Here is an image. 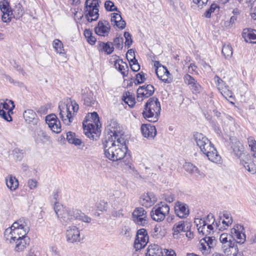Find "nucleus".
<instances>
[{
	"mask_svg": "<svg viewBox=\"0 0 256 256\" xmlns=\"http://www.w3.org/2000/svg\"><path fill=\"white\" fill-rule=\"evenodd\" d=\"M114 66L122 74L123 76H128V67L126 64L122 60L116 59L115 60Z\"/></svg>",
	"mask_w": 256,
	"mask_h": 256,
	"instance_id": "27",
	"label": "nucleus"
},
{
	"mask_svg": "<svg viewBox=\"0 0 256 256\" xmlns=\"http://www.w3.org/2000/svg\"><path fill=\"white\" fill-rule=\"evenodd\" d=\"M49 136L42 130H38L35 135V140L37 143L44 142L49 140Z\"/></svg>",
	"mask_w": 256,
	"mask_h": 256,
	"instance_id": "34",
	"label": "nucleus"
},
{
	"mask_svg": "<svg viewBox=\"0 0 256 256\" xmlns=\"http://www.w3.org/2000/svg\"><path fill=\"white\" fill-rule=\"evenodd\" d=\"M194 222L197 225V226H198V224L200 223V224H202V226H200L199 228H198V230L199 232H200V229L202 228V230L204 228V227L206 226V221L202 220H200L198 218L194 220Z\"/></svg>",
	"mask_w": 256,
	"mask_h": 256,
	"instance_id": "62",
	"label": "nucleus"
},
{
	"mask_svg": "<svg viewBox=\"0 0 256 256\" xmlns=\"http://www.w3.org/2000/svg\"><path fill=\"white\" fill-rule=\"evenodd\" d=\"M66 241L70 243L80 242L82 240L80 230L74 226L68 227L66 232Z\"/></svg>",
	"mask_w": 256,
	"mask_h": 256,
	"instance_id": "12",
	"label": "nucleus"
},
{
	"mask_svg": "<svg viewBox=\"0 0 256 256\" xmlns=\"http://www.w3.org/2000/svg\"><path fill=\"white\" fill-rule=\"evenodd\" d=\"M6 181L8 188L12 190H15L18 186V180L12 175H9L6 178Z\"/></svg>",
	"mask_w": 256,
	"mask_h": 256,
	"instance_id": "30",
	"label": "nucleus"
},
{
	"mask_svg": "<svg viewBox=\"0 0 256 256\" xmlns=\"http://www.w3.org/2000/svg\"><path fill=\"white\" fill-rule=\"evenodd\" d=\"M184 83L188 85L189 86L192 84H194L193 83L196 81L193 77L188 74H186L184 75Z\"/></svg>",
	"mask_w": 256,
	"mask_h": 256,
	"instance_id": "48",
	"label": "nucleus"
},
{
	"mask_svg": "<svg viewBox=\"0 0 256 256\" xmlns=\"http://www.w3.org/2000/svg\"><path fill=\"white\" fill-rule=\"evenodd\" d=\"M232 223L231 214L228 212H224L222 216H220V221L216 222V226L219 230H225Z\"/></svg>",
	"mask_w": 256,
	"mask_h": 256,
	"instance_id": "16",
	"label": "nucleus"
},
{
	"mask_svg": "<svg viewBox=\"0 0 256 256\" xmlns=\"http://www.w3.org/2000/svg\"><path fill=\"white\" fill-rule=\"evenodd\" d=\"M248 143L251 151L256 149V140L254 137L249 136L248 138Z\"/></svg>",
	"mask_w": 256,
	"mask_h": 256,
	"instance_id": "53",
	"label": "nucleus"
},
{
	"mask_svg": "<svg viewBox=\"0 0 256 256\" xmlns=\"http://www.w3.org/2000/svg\"><path fill=\"white\" fill-rule=\"evenodd\" d=\"M28 186L30 190L34 189L38 186V181L35 179H30L28 182Z\"/></svg>",
	"mask_w": 256,
	"mask_h": 256,
	"instance_id": "58",
	"label": "nucleus"
},
{
	"mask_svg": "<svg viewBox=\"0 0 256 256\" xmlns=\"http://www.w3.org/2000/svg\"><path fill=\"white\" fill-rule=\"evenodd\" d=\"M95 32L100 36H107L110 31V26L106 20L99 21L98 26L94 28Z\"/></svg>",
	"mask_w": 256,
	"mask_h": 256,
	"instance_id": "21",
	"label": "nucleus"
},
{
	"mask_svg": "<svg viewBox=\"0 0 256 256\" xmlns=\"http://www.w3.org/2000/svg\"><path fill=\"white\" fill-rule=\"evenodd\" d=\"M156 198L153 193L144 194L140 200V204L146 208L150 207L156 202Z\"/></svg>",
	"mask_w": 256,
	"mask_h": 256,
	"instance_id": "23",
	"label": "nucleus"
},
{
	"mask_svg": "<svg viewBox=\"0 0 256 256\" xmlns=\"http://www.w3.org/2000/svg\"><path fill=\"white\" fill-rule=\"evenodd\" d=\"M123 100L130 108L133 107L136 103L134 96L132 94L129 92H126L124 94Z\"/></svg>",
	"mask_w": 256,
	"mask_h": 256,
	"instance_id": "38",
	"label": "nucleus"
},
{
	"mask_svg": "<svg viewBox=\"0 0 256 256\" xmlns=\"http://www.w3.org/2000/svg\"><path fill=\"white\" fill-rule=\"evenodd\" d=\"M242 37L247 42L256 44V34L253 31L244 32Z\"/></svg>",
	"mask_w": 256,
	"mask_h": 256,
	"instance_id": "37",
	"label": "nucleus"
},
{
	"mask_svg": "<svg viewBox=\"0 0 256 256\" xmlns=\"http://www.w3.org/2000/svg\"><path fill=\"white\" fill-rule=\"evenodd\" d=\"M220 242L222 243V246H225V245L228 246L234 242L231 240L230 236H228L226 233H223L220 234Z\"/></svg>",
	"mask_w": 256,
	"mask_h": 256,
	"instance_id": "43",
	"label": "nucleus"
},
{
	"mask_svg": "<svg viewBox=\"0 0 256 256\" xmlns=\"http://www.w3.org/2000/svg\"><path fill=\"white\" fill-rule=\"evenodd\" d=\"M188 230V227L186 228L184 221H180L176 223L173 226L172 231L174 235L178 234L182 232H186Z\"/></svg>",
	"mask_w": 256,
	"mask_h": 256,
	"instance_id": "35",
	"label": "nucleus"
},
{
	"mask_svg": "<svg viewBox=\"0 0 256 256\" xmlns=\"http://www.w3.org/2000/svg\"><path fill=\"white\" fill-rule=\"evenodd\" d=\"M50 251L51 252L52 256H60V252L57 247L55 246H50Z\"/></svg>",
	"mask_w": 256,
	"mask_h": 256,
	"instance_id": "61",
	"label": "nucleus"
},
{
	"mask_svg": "<svg viewBox=\"0 0 256 256\" xmlns=\"http://www.w3.org/2000/svg\"><path fill=\"white\" fill-rule=\"evenodd\" d=\"M122 234L125 236L126 237H130L131 236V232L130 229L127 226H124L122 231Z\"/></svg>",
	"mask_w": 256,
	"mask_h": 256,
	"instance_id": "63",
	"label": "nucleus"
},
{
	"mask_svg": "<svg viewBox=\"0 0 256 256\" xmlns=\"http://www.w3.org/2000/svg\"><path fill=\"white\" fill-rule=\"evenodd\" d=\"M0 9L2 13V20L4 22H8L12 18V9L10 8L9 2L7 0H2L0 2Z\"/></svg>",
	"mask_w": 256,
	"mask_h": 256,
	"instance_id": "17",
	"label": "nucleus"
},
{
	"mask_svg": "<svg viewBox=\"0 0 256 256\" xmlns=\"http://www.w3.org/2000/svg\"><path fill=\"white\" fill-rule=\"evenodd\" d=\"M99 123V116L96 112L91 113L89 118L84 120V131L88 138L92 140L96 139L100 132Z\"/></svg>",
	"mask_w": 256,
	"mask_h": 256,
	"instance_id": "6",
	"label": "nucleus"
},
{
	"mask_svg": "<svg viewBox=\"0 0 256 256\" xmlns=\"http://www.w3.org/2000/svg\"><path fill=\"white\" fill-rule=\"evenodd\" d=\"M112 43L113 46H114L116 48L121 50L123 47V38L117 37L114 39Z\"/></svg>",
	"mask_w": 256,
	"mask_h": 256,
	"instance_id": "47",
	"label": "nucleus"
},
{
	"mask_svg": "<svg viewBox=\"0 0 256 256\" xmlns=\"http://www.w3.org/2000/svg\"><path fill=\"white\" fill-rule=\"evenodd\" d=\"M174 212L176 215L180 218H186L189 214L188 206L186 204L179 201L175 204Z\"/></svg>",
	"mask_w": 256,
	"mask_h": 256,
	"instance_id": "22",
	"label": "nucleus"
},
{
	"mask_svg": "<svg viewBox=\"0 0 256 256\" xmlns=\"http://www.w3.org/2000/svg\"><path fill=\"white\" fill-rule=\"evenodd\" d=\"M156 74L158 78L164 83L170 84L172 82L170 74L166 67L160 65L156 68Z\"/></svg>",
	"mask_w": 256,
	"mask_h": 256,
	"instance_id": "19",
	"label": "nucleus"
},
{
	"mask_svg": "<svg viewBox=\"0 0 256 256\" xmlns=\"http://www.w3.org/2000/svg\"><path fill=\"white\" fill-rule=\"evenodd\" d=\"M232 148L233 150L234 154L238 158H240L243 154L244 147L241 143L238 141H236L232 142Z\"/></svg>",
	"mask_w": 256,
	"mask_h": 256,
	"instance_id": "32",
	"label": "nucleus"
},
{
	"mask_svg": "<svg viewBox=\"0 0 256 256\" xmlns=\"http://www.w3.org/2000/svg\"><path fill=\"white\" fill-rule=\"evenodd\" d=\"M100 0H86L84 4V14L88 22L96 20L99 17L98 7Z\"/></svg>",
	"mask_w": 256,
	"mask_h": 256,
	"instance_id": "9",
	"label": "nucleus"
},
{
	"mask_svg": "<svg viewBox=\"0 0 256 256\" xmlns=\"http://www.w3.org/2000/svg\"><path fill=\"white\" fill-rule=\"evenodd\" d=\"M66 140L70 144H73L76 146H80L82 142L80 139L78 138L75 133L72 132H68L66 133Z\"/></svg>",
	"mask_w": 256,
	"mask_h": 256,
	"instance_id": "31",
	"label": "nucleus"
},
{
	"mask_svg": "<svg viewBox=\"0 0 256 256\" xmlns=\"http://www.w3.org/2000/svg\"><path fill=\"white\" fill-rule=\"evenodd\" d=\"M232 236L236 239V242H234L228 246H222V249L226 256H236L238 250L236 243L244 244L246 241V235L244 233V228L240 224H236L231 230Z\"/></svg>",
	"mask_w": 256,
	"mask_h": 256,
	"instance_id": "3",
	"label": "nucleus"
},
{
	"mask_svg": "<svg viewBox=\"0 0 256 256\" xmlns=\"http://www.w3.org/2000/svg\"><path fill=\"white\" fill-rule=\"evenodd\" d=\"M14 107L13 101L8 99L0 100V116L7 122L12 121L10 113L12 114V110Z\"/></svg>",
	"mask_w": 256,
	"mask_h": 256,
	"instance_id": "11",
	"label": "nucleus"
},
{
	"mask_svg": "<svg viewBox=\"0 0 256 256\" xmlns=\"http://www.w3.org/2000/svg\"><path fill=\"white\" fill-rule=\"evenodd\" d=\"M110 22L114 28H118L120 29H124L126 27V22L124 20L120 14V12L118 13L111 14Z\"/></svg>",
	"mask_w": 256,
	"mask_h": 256,
	"instance_id": "24",
	"label": "nucleus"
},
{
	"mask_svg": "<svg viewBox=\"0 0 256 256\" xmlns=\"http://www.w3.org/2000/svg\"><path fill=\"white\" fill-rule=\"evenodd\" d=\"M193 84H192L189 86L192 93L194 94L200 93L202 90V86L197 82V80Z\"/></svg>",
	"mask_w": 256,
	"mask_h": 256,
	"instance_id": "45",
	"label": "nucleus"
},
{
	"mask_svg": "<svg viewBox=\"0 0 256 256\" xmlns=\"http://www.w3.org/2000/svg\"><path fill=\"white\" fill-rule=\"evenodd\" d=\"M164 200L170 203L172 202L174 200V195L171 193L165 194H164Z\"/></svg>",
	"mask_w": 256,
	"mask_h": 256,
	"instance_id": "60",
	"label": "nucleus"
},
{
	"mask_svg": "<svg viewBox=\"0 0 256 256\" xmlns=\"http://www.w3.org/2000/svg\"><path fill=\"white\" fill-rule=\"evenodd\" d=\"M148 240L146 231L141 228L138 231L136 237L134 242V246L136 250H140L145 246Z\"/></svg>",
	"mask_w": 256,
	"mask_h": 256,
	"instance_id": "14",
	"label": "nucleus"
},
{
	"mask_svg": "<svg viewBox=\"0 0 256 256\" xmlns=\"http://www.w3.org/2000/svg\"><path fill=\"white\" fill-rule=\"evenodd\" d=\"M203 240L206 242L208 249L213 248L216 244V240L214 237L206 236L203 238Z\"/></svg>",
	"mask_w": 256,
	"mask_h": 256,
	"instance_id": "44",
	"label": "nucleus"
},
{
	"mask_svg": "<svg viewBox=\"0 0 256 256\" xmlns=\"http://www.w3.org/2000/svg\"><path fill=\"white\" fill-rule=\"evenodd\" d=\"M78 108V105L75 101L66 100L64 102H60L58 104L60 118L65 124L70 125Z\"/></svg>",
	"mask_w": 256,
	"mask_h": 256,
	"instance_id": "5",
	"label": "nucleus"
},
{
	"mask_svg": "<svg viewBox=\"0 0 256 256\" xmlns=\"http://www.w3.org/2000/svg\"><path fill=\"white\" fill-rule=\"evenodd\" d=\"M24 118L26 122L34 125L36 124L38 118L36 113L32 110H26L24 112Z\"/></svg>",
	"mask_w": 256,
	"mask_h": 256,
	"instance_id": "25",
	"label": "nucleus"
},
{
	"mask_svg": "<svg viewBox=\"0 0 256 256\" xmlns=\"http://www.w3.org/2000/svg\"><path fill=\"white\" fill-rule=\"evenodd\" d=\"M12 18L19 19L24 13L22 6L20 3L16 4L14 7L12 8Z\"/></svg>",
	"mask_w": 256,
	"mask_h": 256,
	"instance_id": "33",
	"label": "nucleus"
},
{
	"mask_svg": "<svg viewBox=\"0 0 256 256\" xmlns=\"http://www.w3.org/2000/svg\"><path fill=\"white\" fill-rule=\"evenodd\" d=\"M133 220L138 225L144 226L148 223L146 212L141 207L136 208L132 212Z\"/></svg>",
	"mask_w": 256,
	"mask_h": 256,
	"instance_id": "13",
	"label": "nucleus"
},
{
	"mask_svg": "<svg viewBox=\"0 0 256 256\" xmlns=\"http://www.w3.org/2000/svg\"><path fill=\"white\" fill-rule=\"evenodd\" d=\"M29 231V228L23 220H20L14 222L12 226L6 228L4 232V236L6 241L12 243L16 241V238H25Z\"/></svg>",
	"mask_w": 256,
	"mask_h": 256,
	"instance_id": "4",
	"label": "nucleus"
},
{
	"mask_svg": "<svg viewBox=\"0 0 256 256\" xmlns=\"http://www.w3.org/2000/svg\"><path fill=\"white\" fill-rule=\"evenodd\" d=\"M134 62L135 63H133L130 64V68L132 71L136 72L140 70V66L138 64L137 60H135Z\"/></svg>",
	"mask_w": 256,
	"mask_h": 256,
	"instance_id": "64",
	"label": "nucleus"
},
{
	"mask_svg": "<svg viewBox=\"0 0 256 256\" xmlns=\"http://www.w3.org/2000/svg\"><path fill=\"white\" fill-rule=\"evenodd\" d=\"M218 90L226 100L232 98V92L229 90L228 86L226 85Z\"/></svg>",
	"mask_w": 256,
	"mask_h": 256,
	"instance_id": "41",
	"label": "nucleus"
},
{
	"mask_svg": "<svg viewBox=\"0 0 256 256\" xmlns=\"http://www.w3.org/2000/svg\"><path fill=\"white\" fill-rule=\"evenodd\" d=\"M154 88L152 85H144L138 88L137 90V100L142 102L144 98L151 96L154 92Z\"/></svg>",
	"mask_w": 256,
	"mask_h": 256,
	"instance_id": "15",
	"label": "nucleus"
},
{
	"mask_svg": "<svg viewBox=\"0 0 256 256\" xmlns=\"http://www.w3.org/2000/svg\"><path fill=\"white\" fill-rule=\"evenodd\" d=\"M214 80L218 90L226 85L224 82L218 76H214Z\"/></svg>",
	"mask_w": 256,
	"mask_h": 256,
	"instance_id": "56",
	"label": "nucleus"
},
{
	"mask_svg": "<svg viewBox=\"0 0 256 256\" xmlns=\"http://www.w3.org/2000/svg\"><path fill=\"white\" fill-rule=\"evenodd\" d=\"M240 163L244 166L245 168L252 174H254L256 172V167L252 162L250 163L246 162L244 160L241 161Z\"/></svg>",
	"mask_w": 256,
	"mask_h": 256,
	"instance_id": "42",
	"label": "nucleus"
},
{
	"mask_svg": "<svg viewBox=\"0 0 256 256\" xmlns=\"http://www.w3.org/2000/svg\"><path fill=\"white\" fill-rule=\"evenodd\" d=\"M140 130L142 135L149 140H154L156 135V127L150 124H142Z\"/></svg>",
	"mask_w": 256,
	"mask_h": 256,
	"instance_id": "20",
	"label": "nucleus"
},
{
	"mask_svg": "<svg viewBox=\"0 0 256 256\" xmlns=\"http://www.w3.org/2000/svg\"><path fill=\"white\" fill-rule=\"evenodd\" d=\"M146 80V78H145V74L144 72H140L136 74V80L138 84L144 82Z\"/></svg>",
	"mask_w": 256,
	"mask_h": 256,
	"instance_id": "54",
	"label": "nucleus"
},
{
	"mask_svg": "<svg viewBox=\"0 0 256 256\" xmlns=\"http://www.w3.org/2000/svg\"><path fill=\"white\" fill-rule=\"evenodd\" d=\"M124 37L125 38V46L129 48L132 42V36L128 32H124Z\"/></svg>",
	"mask_w": 256,
	"mask_h": 256,
	"instance_id": "52",
	"label": "nucleus"
},
{
	"mask_svg": "<svg viewBox=\"0 0 256 256\" xmlns=\"http://www.w3.org/2000/svg\"><path fill=\"white\" fill-rule=\"evenodd\" d=\"M222 54L226 59H230L232 55V48L230 44H224L222 48Z\"/></svg>",
	"mask_w": 256,
	"mask_h": 256,
	"instance_id": "39",
	"label": "nucleus"
},
{
	"mask_svg": "<svg viewBox=\"0 0 256 256\" xmlns=\"http://www.w3.org/2000/svg\"><path fill=\"white\" fill-rule=\"evenodd\" d=\"M106 132L107 134L102 142L105 156L112 161L121 160L128 150L122 128L116 121L112 120L107 126Z\"/></svg>",
	"mask_w": 256,
	"mask_h": 256,
	"instance_id": "1",
	"label": "nucleus"
},
{
	"mask_svg": "<svg viewBox=\"0 0 256 256\" xmlns=\"http://www.w3.org/2000/svg\"><path fill=\"white\" fill-rule=\"evenodd\" d=\"M46 122L53 132L59 133L61 132L60 122L55 114L47 116L46 117Z\"/></svg>",
	"mask_w": 256,
	"mask_h": 256,
	"instance_id": "18",
	"label": "nucleus"
},
{
	"mask_svg": "<svg viewBox=\"0 0 256 256\" xmlns=\"http://www.w3.org/2000/svg\"><path fill=\"white\" fill-rule=\"evenodd\" d=\"M194 138L196 145L200 151L205 154L208 159L216 164H220L222 158L210 140L202 134L196 132Z\"/></svg>",
	"mask_w": 256,
	"mask_h": 256,
	"instance_id": "2",
	"label": "nucleus"
},
{
	"mask_svg": "<svg viewBox=\"0 0 256 256\" xmlns=\"http://www.w3.org/2000/svg\"><path fill=\"white\" fill-rule=\"evenodd\" d=\"M83 98L84 100V104L88 106H92L94 104V100L90 95L84 96Z\"/></svg>",
	"mask_w": 256,
	"mask_h": 256,
	"instance_id": "51",
	"label": "nucleus"
},
{
	"mask_svg": "<svg viewBox=\"0 0 256 256\" xmlns=\"http://www.w3.org/2000/svg\"><path fill=\"white\" fill-rule=\"evenodd\" d=\"M107 206V202H105L104 200H100L98 203H97L96 204L97 208L100 211L106 210Z\"/></svg>",
	"mask_w": 256,
	"mask_h": 256,
	"instance_id": "55",
	"label": "nucleus"
},
{
	"mask_svg": "<svg viewBox=\"0 0 256 256\" xmlns=\"http://www.w3.org/2000/svg\"><path fill=\"white\" fill-rule=\"evenodd\" d=\"M16 244L15 247L16 251H22L24 250V248H26V246L28 244L29 239L27 237L20 238V237H18V238H16Z\"/></svg>",
	"mask_w": 256,
	"mask_h": 256,
	"instance_id": "29",
	"label": "nucleus"
},
{
	"mask_svg": "<svg viewBox=\"0 0 256 256\" xmlns=\"http://www.w3.org/2000/svg\"><path fill=\"white\" fill-rule=\"evenodd\" d=\"M169 212V206L164 202H161L152 208L150 212V216L153 220L156 222H162Z\"/></svg>",
	"mask_w": 256,
	"mask_h": 256,
	"instance_id": "10",
	"label": "nucleus"
},
{
	"mask_svg": "<svg viewBox=\"0 0 256 256\" xmlns=\"http://www.w3.org/2000/svg\"><path fill=\"white\" fill-rule=\"evenodd\" d=\"M53 48L55 51L60 54H65L62 42L58 40L55 39L52 42Z\"/></svg>",
	"mask_w": 256,
	"mask_h": 256,
	"instance_id": "40",
	"label": "nucleus"
},
{
	"mask_svg": "<svg viewBox=\"0 0 256 256\" xmlns=\"http://www.w3.org/2000/svg\"><path fill=\"white\" fill-rule=\"evenodd\" d=\"M207 220H212V224H207V228L210 230H212L214 228L213 226H216V222H214L215 220L214 218V216L212 214H208L207 216Z\"/></svg>",
	"mask_w": 256,
	"mask_h": 256,
	"instance_id": "59",
	"label": "nucleus"
},
{
	"mask_svg": "<svg viewBox=\"0 0 256 256\" xmlns=\"http://www.w3.org/2000/svg\"><path fill=\"white\" fill-rule=\"evenodd\" d=\"M58 218L64 224L72 222L74 220H79L86 223H90L92 220L90 218L86 216L81 211L74 208H66Z\"/></svg>",
	"mask_w": 256,
	"mask_h": 256,
	"instance_id": "8",
	"label": "nucleus"
},
{
	"mask_svg": "<svg viewBox=\"0 0 256 256\" xmlns=\"http://www.w3.org/2000/svg\"><path fill=\"white\" fill-rule=\"evenodd\" d=\"M98 48L99 51L104 52L108 54H112L114 50L113 43L109 42L106 43L99 42Z\"/></svg>",
	"mask_w": 256,
	"mask_h": 256,
	"instance_id": "28",
	"label": "nucleus"
},
{
	"mask_svg": "<svg viewBox=\"0 0 256 256\" xmlns=\"http://www.w3.org/2000/svg\"><path fill=\"white\" fill-rule=\"evenodd\" d=\"M12 153H13V154L18 160H20L22 158L23 150H20L18 148H14L12 152Z\"/></svg>",
	"mask_w": 256,
	"mask_h": 256,
	"instance_id": "57",
	"label": "nucleus"
},
{
	"mask_svg": "<svg viewBox=\"0 0 256 256\" xmlns=\"http://www.w3.org/2000/svg\"><path fill=\"white\" fill-rule=\"evenodd\" d=\"M218 8V5L216 4H211L210 7L204 14V16L206 18H210L212 13L214 12L216 9Z\"/></svg>",
	"mask_w": 256,
	"mask_h": 256,
	"instance_id": "50",
	"label": "nucleus"
},
{
	"mask_svg": "<svg viewBox=\"0 0 256 256\" xmlns=\"http://www.w3.org/2000/svg\"><path fill=\"white\" fill-rule=\"evenodd\" d=\"M160 110V104L158 99L152 98L146 104L142 114L148 121L155 122L158 120Z\"/></svg>",
	"mask_w": 256,
	"mask_h": 256,
	"instance_id": "7",
	"label": "nucleus"
},
{
	"mask_svg": "<svg viewBox=\"0 0 256 256\" xmlns=\"http://www.w3.org/2000/svg\"><path fill=\"white\" fill-rule=\"evenodd\" d=\"M104 7L107 11H116L120 12V11L118 10L117 7L114 5V3L110 0H106L105 2Z\"/></svg>",
	"mask_w": 256,
	"mask_h": 256,
	"instance_id": "46",
	"label": "nucleus"
},
{
	"mask_svg": "<svg viewBox=\"0 0 256 256\" xmlns=\"http://www.w3.org/2000/svg\"><path fill=\"white\" fill-rule=\"evenodd\" d=\"M54 208L57 216H60V213L62 212L63 210L66 209V208H64L63 206L58 202H55Z\"/></svg>",
	"mask_w": 256,
	"mask_h": 256,
	"instance_id": "49",
	"label": "nucleus"
},
{
	"mask_svg": "<svg viewBox=\"0 0 256 256\" xmlns=\"http://www.w3.org/2000/svg\"><path fill=\"white\" fill-rule=\"evenodd\" d=\"M184 168L188 172L194 174L197 176L202 174L198 168L190 162L186 163L184 165Z\"/></svg>",
	"mask_w": 256,
	"mask_h": 256,
	"instance_id": "36",
	"label": "nucleus"
},
{
	"mask_svg": "<svg viewBox=\"0 0 256 256\" xmlns=\"http://www.w3.org/2000/svg\"><path fill=\"white\" fill-rule=\"evenodd\" d=\"M162 248L158 245L154 244L148 246L146 256H163Z\"/></svg>",
	"mask_w": 256,
	"mask_h": 256,
	"instance_id": "26",
	"label": "nucleus"
}]
</instances>
